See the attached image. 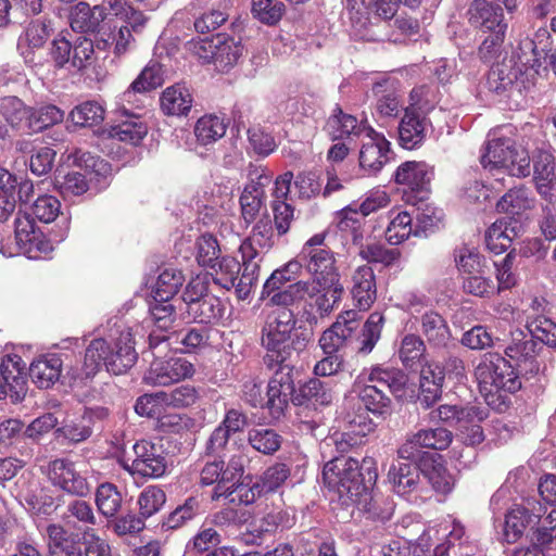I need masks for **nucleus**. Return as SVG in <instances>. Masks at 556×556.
I'll return each instance as SVG.
<instances>
[{"label":"nucleus","mask_w":556,"mask_h":556,"mask_svg":"<svg viewBox=\"0 0 556 556\" xmlns=\"http://www.w3.org/2000/svg\"><path fill=\"white\" fill-rule=\"evenodd\" d=\"M241 244L251 245L254 250L261 251L264 254L274 245L273 227L268 219L258 220L251 235L242 241Z\"/></svg>","instance_id":"nucleus-60"},{"label":"nucleus","mask_w":556,"mask_h":556,"mask_svg":"<svg viewBox=\"0 0 556 556\" xmlns=\"http://www.w3.org/2000/svg\"><path fill=\"white\" fill-rule=\"evenodd\" d=\"M369 379L378 382L381 387L390 390L391 393L401 396L408 382L407 376L397 368H375Z\"/></svg>","instance_id":"nucleus-52"},{"label":"nucleus","mask_w":556,"mask_h":556,"mask_svg":"<svg viewBox=\"0 0 556 556\" xmlns=\"http://www.w3.org/2000/svg\"><path fill=\"white\" fill-rule=\"evenodd\" d=\"M147 132L146 124L138 116H131L113 126L110 135L113 139L137 146L146 137Z\"/></svg>","instance_id":"nucleus-43"},{"label":"nucleus","mask_w":556,"mask_h":556,"mask_svg":"<svg viewBox=\"0 0 556 556\" xmlns=\"http://www.w3.org/2000/svg\"><path fill=\"white\" fill-rule=\"evenodd\" d=\"M239 253L242 258L243 271L237 283L236 295L239 300H245L250 296L257 283L260 265L264 254L248 244H240Z\"/></svg>","instance_id":"nucleus-19"},{"label":"nucleus","mask_w":556,"mask_h":556,"mask_svg":"<svg viewBox=\"0 0 556 556\" xmlns=\"http://www.w3.org/2000/svg\"><path fill=\"white\" fill-rule=\"evenodd\" d=\"M26 364L16 354L5 355L0 364V400L10 397L13 403L24 399L27 392Z\"/></svg>","instance_id":"nucleus-13"},{"label":"nucleus","mask_w":556,"mask_h":556,"mask_svg":"<svg viewBox=\"0 0 556 556\" xmlns=\"http://www.w3.org/2000/svg\"><path fill=\"white\" fill-rule=\"evenodd\" d=\"M227 130L224 118L217 115H204L198 119L194 126V135L202 146H207L223 138Z\"/></svg>","instance_id":"nucleus-40"},{"label":"nucleus","mask_w":556,"mask_h":556,"mask_svg":"<svg viewBox=\"0 0 556 556\" xmlns=\"http://www.w3.org/2000/svg\"><path fill=\"white\" fill-rule=\"evenodd\" d=\"M64 111L53 104L41 105L30 110L28 127L33 131H40L50 126L61 123L64 119Z\"/></svg>","instance_id":"nucleus-50"},{"label":"nucleus","mask_w":556,"mask_h":556,"mask_svg":"<svg viewBox=\"0 0 556 556\" xmlns=\"http://www.w3.org/2000/svg\"><path fill=\"white\" fill-rule=\"evenodd\" d=\"M166 502L165 492L155 485L146 488L139 495L138 505L140 516L149 518L157 513Z\"/></svg>","instance_id":"nucleus-59"},{"label":"nucleus","mask_w":556,"mask_h":556,"mask_svg":"<svg viewBox=\"0 0 556 556\" xmlns=\"http://www.w3.org/2000/svg\"><path fill=\"white\" fill-rule=\"evenodd\" d=\"M350 142L359 146L357 177L377 176L390 161V142L365 119L350 115Z\"/></svg>","instance_id":"nucleus-4"},{"label":"nucleus","mask_w":556,"mask_h":556,"mask_svg":"<svg viewBox=\"0 0 556 556\" xmlns=\"http://www.w3.org/2000/svg\"><path fill=\"white\" fill-rule=\"evenodd\" d=\"M543 513V507L518 506L507 513L505 518V536L507 541H516L528 527H533L539 523Z\"/></svg>","instance_id":"nucleus-27"},{"label":"nucleus","mask_w":556,"mask_h":556,"mask_svg":"<svg viewBox=\"0 0 556 556\" xmlns=\"http://www.w3.org/2000/svg\"><path fill=\"white\" fill-rule=\"evenodd\" d=\"M296 318L289 308H277L267 315L262 328V345L266 350L264 363L274 371L273 396L279 397L281 388L289 391L291 376L295 377L293 355H299L309 338L296 330Z\"/></svg>","instance_id":"nucleus-1"},{"label":"nucleus","mask_w":556,"mask_h":556,"mask_svg":"<svg viewBox=\"0 0 556 556\" xmlns=\"http://www.w3.org/2000/svg\"><path fill=\"white\" fill-rule=\"evenodd\" d=\"M137 359L131 329L118 326L111 330L108 338L91 340L86 348L83 365L68 368L66 376L73 382L84 381L94 377L103 366L108 372L123 375Z\"/></svg>","instance_id":"nucleus-2"},{"label":"nucleus","mask_w":556,"mask_h":556,"mask_svg":"<svg viewBox=\"0 0 556 556\" xmlns=\"http://www.w3.org/2000/svg\"><path fill=\"white\" fill-rule=\"evenodd\" d=\"M553 39L547 28L540 27L533 38H526L520 41L517 55V64L525 66L530 74L539 75L540 68L554 55Z\"/></svg>","instance_id":"nucleus-9"},{"label":"nucleus","mask_w":556,"mask_h":556,"mask_svg":"<svg viewBox=\"0 0 556 556\" xmlns=\"http://www.w3.org/2000/svg\"><path fill=\"white\" fill-rule=\"evenodd\" d=\"M323 479L328 490L342 498L348 493V458L339 456L329 460L324 467Z\"/></svg>","instance_id":"nucleus-35"},{"label":"nucleus","mask_w":556,"mask_h":556,"mask_svg":"<svg viewBox=\"0 0 556 556\" xmlns=\"http://www.w3.org/2000/svg\"><path fill=\"white\" fill-rule=\"evenodd\" d=\"M15 240L20 251L29 258H38L52 250L50 241L36 226L28 214H17L15 217Z\"/></svg>","instance_id":"nucleus-14"},{"label":"nucleus","mask_w":556,"mask_h":556,"mask_svg":"<svg viewBox=\"0 0 556 556\" xmlns=\"http://www.w3.org/2000/svg\"><path fill=\"white\" fill-rule=\"evenodd\" d=\"M185 281L184 275L176 268L163 269L154 285L152 298L159 301L172 300Z\"/></svg>","instance_id":"nucleus-41"},{"label":"nucleus","mask_w":556,"mask_h":556,"mask_svg":"<svg viewBox=\"0 0 556 556\" xmlns=\"http://www.w3.org/2000/svg\"><path fill=\"white\" fill-rule=\"evenodd\" d=\"M397 460L393 463L388 472V479L393 486L395 493L401 496H406L417 491L420 479L419 460L417 464L405 463Z\"/></svg>","instance_id":"nucleus-26"},{"label":"nucleus","mask_w":556,"mask_h":556,"mask_svg":"<svg viewBox=\"0 0 556 556\" xmlns=\"http://www.w3.org/2000/svg\"><path fill=\"white\" fill-rule=\"evenodd\" d=\"M226 489L223 494L219 495L220 498H225L230 504H243L249 505L252 504L257 495L260 494L258 485L256 483L250 484V482L237 480L235 482L228 483L224 485Z\"/></svg>","instance_id":"nucleus-51"},{"label":"nucleus","mask_w":556,"mask_h":556,"mask_svg":"<svg viewBox=\"0 0 556 556\" xmlns=\"http://www.w3.org/2000/svg\"><path fill=\"white\" fill-rule=\"evenodd\" d=\"M248 184L240 197L242 217L245 223H252L257 216L265 193V187L273 179V173L264 165L250 163L247 167Z\"/></svg>","instance_id":"nucleus-8"},{"label":"nucleus","mask_w":556,"mask_h":556,"mask_svg":"<svg viewBox=\"0 0 556 556\" xmlns=\"http://www.w3.org/2000/svg\"><path fill=\"white\" fill-rule=\"evenodd\" d=\"M102 22L103 16L99 10H97V5L91 8L86 2H78L73 7L70 14L71 27L75 31H96Z\"/></svg>","instance_id":"nucleus-38"},{"label":"nucleus","mask_w":556,"mask_h":556,"mask_svg":"<svg viewBox=\"0 0 556 556\" xmlns=\"http://www.w3.org/2000/svg\"><path fill=\"white\" fill-rule=\"evenodd\" d=\"M374 0H353L354 4L350 9V22L353 31H350V36H353L362 40H377L378 36L372 27L376 25L375 22L369 17V10Z\"/></svg>","instance_id":"nucleus-30"},{"label":"nucleus","mask_w":556,"mask_h":556,"mask_svg":"<svg viewBox=\"0 0 556 556\" xmlns=\"http://www.w3.org/2000/svg\"><path fill=\"white\" fill-rule=\"evenodd\" d=\"M412 216L407 212H399L386 229V240L393 245L402 243L412 235Z\"/></svg>","instance_id":"nucleus-57"},{"label":"nucleus","mask_w":556,"mask_h":556,"mask_svg":"<svg viewBox=\"0 0 556 556\" xmlns=\"http://www.w3.org/2000/svg\"><path fill=\"white\" fill-rule=\"evenodd\" d=\"M542 346L521 330L510 332V341L505 346V355L513 362L519 371L536 375L540 371L538 356Z\"/></svg>","instance_id":"nucleus-12"},{"label":"nucleus","mask_w":556,"mask_h":556,"mask_svg":"<svg viewBox=\"0 0 556 556\" xmlns=\"http://www.w3.org/2000/svg\"><path fill=\"white\" fill-rule=\"evenodd\" d=\"M226 306L219 298L208 294L187 308L188 316L200 324H213L223 318Z\"/></svg>","instance_id":"nucleus-32"},{"label":"nucleus","mask_w":556,"mask_h":556,"mask_svg":"<svg viewBox=\"0 0 556 556\" xmlns=\"http://www.w3.org/2000/svg\"><path fill=\"white\" fill-rule=\"evenodd\" d=\"M484 168L504 169L513 177L530 175V156L525 149H517L509 138H496L486 142L480 160Z\"/></svg>","instance_id":"nucleus-6"},{"label":"nucleus","mask_w":556,"mask_h":556,"mask_svg":"<svg viewBox=\"0 0 556 556\" xmlns=\"http://www.w3.org/2000/svg\"><path fill=\"white\" fill-rule=\"evenodd\" d=\"M166 407L165 391L143 394L137 399L135 404V410L138 415L157 419Z\"/></svg>","instance_id":"nucleus-58"},{"label":"nucleus","mask_w":556,"mask_h":556,"mask_svg":"<svg viewBox=\"0 0 556 556\" xmlns=\"http://www.w3.org/2000/svg\"><path fill=\"white\" fill-rule=\"evenodd\" d=\"M353 300L354 305L361 309H368L376 299L375 277L369 266H358L353 276Z\"/></svg>","instance_id":"nucleus-29"},{"label":"nucleus","mask_w":556,"mask_h":556,"mask_svg":"<svg viewBox=\"0 0 556 556\" xmlns=\"http://www.w3.org/2000/svg\"><path fill=\"white\" fill-rule=\"evenodd\" d=\"M453 441V434L445 428L421 429L408 437L399 450L397 455L401 459L419 460L427 452L421 448H431L437 451L446 450Z\"/></svg>","instance_id":"nucleus-11"},{"label":"nucleus","mask_w":556,"mask_h":556,"mask_svg":"<svg viewBox=\"0 0 556 556\" xmlns=\"http://www.w3.org/2000/svg\"><path fill=\"white\" fill-rule=\"evenodd\" d=\"M135 458L131 464H124V468L131 475L148 478H160L166 471V457L161 445L148 440H141L132 446Z\"/></svg>","instance_id":"nucleus-10"},{"label":"nucleus","mask_w":556,"mask_h":556,"mask_svg":"<svg viewBox=\"0 0 556 556\" xmlns=\"http://www.w3.org/2000/svg\"><path fill=\"white\" fill-rule=\"evenodd\" d=\"M214 65L217 71L225 72L237 64L243 53L240 40L226 35H216Z\"/></svg>","instance_id":"nucleus-33"},{"label":"nucleus","mask_w":556,"mask_h":556,"mask_svg":"<svg viewBox=\"0 0 556 556\" xmlns=\"http://www.w3.org/2000/svg\"><path fill=\"white\" fill-rule=\"evenodd\" d=\"M348 230V207H343L336 214V222L321 233L311 237L303 245L299 254L300 264L304 263L307 271L313 276L314 282L324 290L332 288L338 282V274L334 267L333 254L320 247L324 244L326 237L330 235L340 236V240L344 243Z\"/></svg>","instance_id":"nucleus-3"},{"label":"nucleus","mask_w":556,"mask_h":556,"mask_svg":"<svg viewBox=\"0 0 556 556\" xmlns=\"http://www.w3.org/2000/svg\"><path fill=\"white\" fill-rule=\"evenodd\" d=\"M213 274V280L216 285L220 286L226 290L237 289V283L240 279L239 273L241 270V264L232 256L222 257L220 261L216 262V266Z\"/></svg>","instance_id":"nucleus-48"},{"label":"nucleus","mask_w":556,"mask_h":556,"mask_svg":"<svg viewBox=\"0 0 556 556\" xmlns=\"http://www.w3.org/2000/svg\"><path fill=\"white\" fill-rule=\"evenodd\" d=\"M433 172L425 162L406 161L394 173L397 185L408 187L412 191H427Z\"/></svg>","instance_id":"nucleus-22"},{"label":"nucleus","mask_w":556,"mask_h":556,"mask_svg":"<svg viewBox=\"0 0 556 556\" xmlns=\"http://www.w3.org/2000/svg\"><path fill=\"white\" fill-rule=\"evenodd\" d=\"M286 5L280 0H251V13L265 25H276L283 16Z\"/></svg>","instance_id":"nucleus-49"},{"label":"nucleus","mask_w":556,"mask_h":556,"mask_svg":"<svg viewBox=\"0 0 556 556\" xmlns=\"http://www.w3.org/2000/svg\"><path fill=\"white\" fill-rule=\"evenodd\" d=\"M430 122L420 113L405 109L404 116L399 125V143L407 150L422 144L426 139Z\"/></svg>","instance_id":"nucleus-21"},{"label":"nucleus","mask_w":556,"mask_h":556,"mask_svg":"<svg viewBox=\"0 0 556 556\" xmlns=\"http://www.w3.org/2000/svg\"><path fill=\"white\" fill-rule=\"evenodd\" d=\"M419 468L435 492L447 494L453 490L455 483L454 477L441 463L440 455L425 454L419 459Z\"/></svg>","instance_id":"nucleus-23"},{"label":"nucleus","mask_w":556,"mask_h":556,"mask_svg":"<svg viewBox=\"0 0 556 556\" xmlns=\"http://www.w3.org/2000/svg\"><path fill=\"white\" fill-rule=\"evenodd\" d=\"M421 332L427 341L434 346H444L451 337L445 319L433 311L421 316Z\"/></svg>","instance_id":"nucleus-39"},{"label":"nucleus","mask_w":556,"mask_h":556,"mask_svg":"<svg viewBox=\"0 0 556 556\" xmlns=\"http://www.w3.org/2000/svg\"><path fill=\"white\" fill-rule=\"evenodd\" d=\"M527 328L530 337L536 342L540 341L548 346H556V323L552 319L539 316L528 323Z\"/></svg>","instance_id":"nucleus-63"},{"label":"nucleus","mask_w":556,"mask_h":556,"mask_svg":"<svg viewBox=\"0 0 556 556\" xmlns=\"http://www.w3.org/2000/svg\"><path fill=\"white\" fill-rule=\"evenodd\" d=\"M468 23L482 34L507 30L501 5L489 0H473L467 10Z\"/></svg>","instance_id":"nucleus-18"},{"label":"nucleus","mask_w":556,"mask_h":556,"mask_svg":"<svg viewBox=\"0 0 556 556\" xmlns=\"http://www.w3.org/2000/svg\"><path fill=\"white\" fill-rule=\"evenodd\" d=\"M350 231L353 236V243L357 248L359 257L367 262L381 263L391 265L400 258V251L397 249H386L382 245L362 243L365 230L361 227L359 220L350 217Z\"/></svg>","instance_id":"nucleus-20"},{"label":"nucleus","mask_w":556,"mask_h":556,"mask_svg":"<svg viewBox=\"0 0 556 556\" xmlns=\"http://www.w3.org/2000/svg\"><path fill=\"white\" fill-rule=\"evenodd\" d=\"M164 83V71L156 62H150L130 84L129 88L124 91L122 99L125 102H131L135 93L149 92Z\"/></svg>","instance_id":"nucleus-31"},{"label":"nucleus","mask_w":556,"mask_h":556,"mask_svg":"<svg viewBox=\"0 0 556 556\" xmlns=\"http://www.w3.org/2000/svg\"><path fill=\"white\" fill-rule=\"evenodd\" d=\"M219 252L220 249L214 236L204 233L197 240V261L199 265L215 268Z\"/></svg>","instance_id":"nucleus-62"},{"label":"nucleus","mask_w":556,"mask_h":556,"mask_svg":"<svg viewBox=\"0 0 556 556\" xmlns=\"http://www.w3.org/2000/svg\"><path fill=\"white\" fill-rule=\"evenodd\" d=\"M122 501V494L114 484L105 482L98 486L96 492V504L98 510L104 517H115L121 509Z\"/></svg>","instance_id":"nucleus-47"},{"label":"nucleus","mask_w":556,"mask_h":556,"mask_svg":"<svg viewBox=\"0 0 556 556\" xmlns=\"http://www.w3.org/2000/svg\"><path fill=\"white\" fill-rule=\"evenodd\" d=\"M534 199L529 188L520 185L510 188L496 203V208L501 213L519 215L522 212L532 208Z\"/></svg>","instance_id":"nucleus-36"},{"label":"nucleus","mask_w":556,"mask_h":556,"mask_svg":"<svg viewBox=\"0 0 556 556\" xmlns=\"http://www.w3.org/2000/svg\"><path fill=\"white\" fill-rule=\"evenodd\" d=\"M382 325L383 316L380 313L370 314L361 333L350 342L352 350L357 354L370 353L380 339Z\"/></svg>","instance_id":"nucleus-34"},{"label":"nucleus","mask_w":556,"mask_h":556,"mask_svg":"<svg viewBox=\"0 0 556 556\" xmlns=\"http://www.w3.org/2000/svg\"><path fill=\"white\" fill-rule=\"evenodd\" d=\"M229 18L228 5L220 4L216 9L205 11L194 22L198 33L205 34L219 28Z\"/></svg>","instance_id":"nucleus-64"},{"label":"nucleus","mask_w":556,"mask_h":556,"mask_svg":"<svg viewBox=\"0 0 556 556\" xmlns=\"http://www.w3.org/2000/svg\"><path fill=\"white\" fill-rule=\"evenodd\" d=\"M454 260L458 270L463 274H484L485 258L475 247L463 244L455 249Z\"/></svg>","instance_id":"nucleus-42"},{"label":"nucleus","mask_w":556,"mask_h":556,"mask_svg":"<svg viewBox=\"0 0 556 556\" xmlns=\"http://www.w3.org/2000/svg\"><path fill=\"white\" fill-rule=\"evenodd\" d=\"M63 361L59 354L50 353L33 361L29 366V376L40 389H49L61 377Z\"/></svg>","instance_id":"nucleus-25"},{"label":"nucleus","mask_w":556,"mask_h":556,"mask_svg":"<svg viewBox=\"0 0 556 556\" xmlns=\"http://www.w3.org/2000/svg\"><path fill=\"white\" fill-rule=\"evenodd\" d=\"M294 378L295 377L291 376V386L289 391L281 389V394L279 397L271 395L274 393L271 390L274 376L268 381L265 396L262 395L261 387L254 382H251L244 386V397L247 402H249L252 406L266 409L273 419L278 420L283 416L285 410L288 407L290 396L294 391Z\"/></svg>","instance_id":"nucleus-17"},{"label":"nucleus","mask_w":556,"mask_h":556,"mask_svg":"<svg viewBox=\"0 0 556 556\" xmlns=\"http://www.w3.org/2000/svg\"><path fill=\"white\" fill-rule=\"evenodd\" d=\"M332 400L331 391L326 389L324 383L318 379H309L300 388V392L294 399L298 405L308 403L315 407L327 406Z\"/></svg>","instance_id":"nucleus-46"},{"label":"nucleus","mask_w":556,"mask_h":556,"mask_svg":"<svg viewBox=\"0 0 556 556\" xmlns=\"http://www.w3.org/2000/svg\"><path fill=\"white\" fill-rule=\"evenodd\" d=\"M249 463V458L243 453L235 454L228 462L227 467L224 469V472L222 475V479L219 480V483L216 484L212 492V500L218 501L220 492H225L224 485L235 482L237 480H241L244 473V468L247 464Z\"/></svg>","instance_id":"nucleus-53"},{"label":"nucleus","mask_w":556,"mask_h":556,"mask_svg":"<svg viewBox=\"0 0 556 556\" xmlns=\"http://www.w3.org/2000/svg\"><path fill=\"white\" fill-rule=\"evenodd\" d=\"M194 372L192 363L184 357H172L153 361L143 379L148 384L165 387L191 378Z\"/></svg>","instance_id":"nucleus-15"},{"label":"nucleus","mask_w":556,"mask_h":556,"mask_svg":"<svg viewBox=\"0 0 556 556\" xmlns=\"http://www.w3.org/2000/svg\"><path fill=\"white\" fill-rule=\"evenodd\" d=\"M535 74H530L521 64H517L514 53L509 60L493 65L488 75V88L496 94L513 96L521 93L530 84H533Z\"/></svg>","instance_id":"nucleus-7"},{"label":"nucleus","mask_w":556,"mask_h":556,"mask_svg":"<svg viewBox=\"0 0 556 556\" xmlns=\"http://www.w3.org/2000/svg\"><path fill=\"white\" fill-rule=\"evenodd\" d=\"M348 340V319L342 315L327 329L319 339V345L325 354H338L345 348Z\"/></svg>","instance_id":"nucleus-45"},{"label":"nucleus","mask_w":556,"mask_h":556,"mask_svg":"<svg viewBox=\"0 0 556 556\" xmlns=\"http://www.w3.org/2000/svg\"><path fill=\"white\" fill-rule=\"evenodd\" d=\"M426 346L420 337L416 334H406L401 341L399 357L407 368H414L421 364Z\"/></svg>","instance_id":"nucleus-55"},{"label":"nucleus","mask_w":556,"mask_h":556,"mask_svg":"<svg viewBox=\"0 0 556 556\" xmlns=\"http://www.w3.org/2000/svg\"><path fill=\"white\" fill-rule=\"evenodd\" d=\"M377 479V464L374 458L364 457L359 463L350 457V504L356 507L359 516L368 519L380 516L372 494Z\"/></svg>","instance_id":"nucleus-5"},{"label":"nucleus","mask_w":556,"mask_h":556,"mask_svg":"<svg viewBox=\"0 0 556 556\" xmlns=\"http://www.w3.org/2000/svg\"><path fill=\"white\" fill-rule=\"evenodd\" d=\"M104 108L96 101H86L70 113L72 122L80 127H92L104 119Z\"/></svg>","instance_id":"nucleus-54"},{"label":"nucleus","mask_w":556,"mask_h":556,"mask_svg":"<svg viewBox=\"0 0 556 556\" xmlns=\"http://www.w3.org/2000/svg\"><path fill=\"white\" fill-rule=\"evenodd\" d=\"M192 102L190 90L182 84L167 87L160 98L163 113L169 116L187 115L192 108Z\"/></svg>","instance_id":"nucleus-28"},{"label":"nucleus","mask_w":556,"mask_h":556,"mask_svg":"<svg viewBox=\"0 0 556 556\" xmlns=\"http://www.w3.org/2000/svg\"><path fill=\"white\" fill-rule=\"evenodd\" d=\"M516 235V229L511 226L510 219H498L485 232L486 248L494 254H501L510 247Z\"/></svg>","instance_id":"nucleus-37"},{"label":"nucleus","mask_w":556,"mask_h":556,"mask_svg":"<svg viewBox=\"0 0 556 556\" xmlns=\"http://www.w3.org/2000/svg\"><path fill=\"white\" fill-rule=\"evenodd\" d=\"M201 502L198 497H188L182 505H179L165 519L163 526L167 529H177L192 520L200 514Z\"/></svg>","instance_id":"nucleus-56"},{"label":"nucleus","mask_w":556,"mask_h":556,"mask_svg":"<svg viewBox=\"0 0 556 556\" xmlns=\"http://www.w3.org/2000/svg\"><path fill=\"white\" fill-rule=\"evenodd\" d=\"M248 442L255 451L273 455L280 448L282 437L270 428H252L248 432Z\"/></svg>","instance_id":"nucleus-44"},{"label":"nucleus","mask_w":556,"mask_h":556,"mask_svg":"<svg viewBox=\"0 0 556 556\" xmlns=\"http://www.w3.org/2000/svg\"><path fill=\"white\" fill-rule=\"evenodd\" d=\"M47 476L51 483L68 494L86 496L90 492L87 479L78 471L75 464L63 458L49 463Z\"/></svg>","instance_id":"nucleus-16"},{"label":"nucleus","mask_w":556,"mask_h":556,"mask_svg":"<svg viewBox=\"0 0 556 556\" xmlns=\"http://www.w3.org/2000/svg\"><path fill=\"white\" fill-rule=\"evenodd\" d=\"M498 370H507V359L497 353H486L475 369L480 391L488 394L497 393Z\"/></svg>","instance_id":"nucleus-24"},{"label":"nucleus","mask_w":556,"mask_h":556,"mask_svg":"<svg viewBox=\"0 0 556 556\" xmlns=\"http://www.w3.org/2000/svg\"><path fill=\"white\" fill-rule=\"evenodd\" d=\"M54 184L64 198L78 197L88 190L85 176L78 172H70L63 176L58 175Z\"/></svg>","instance_id":"nucleus-61"}]
</instances>
